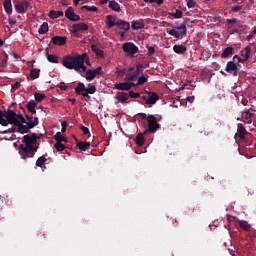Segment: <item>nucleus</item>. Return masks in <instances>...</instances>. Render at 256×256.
I'll use <instances>...</instances> for the list:
<instances>
[{"instance_id": "obj_22", "label": "nucleus", "mask_w": 256, "mask_h": 256, "mask_svg": "<svg viewBox=\"0 0 256 256\" xmlns=\"http://www.w3.org/2000/svg\"><path fill=\"white\" fill-rule=\"evenodd\" d=\"M108 8L118 13L121 11V5L115 0L109 1Z\"/></svg>"}, {"instance_id": "obj_51", "label": "nucleus", "mask_w": 256, "mask_h": 256, "mask_svg": "<svg viewBox=\"0 0 256 256\" xmlns=\"http://www.w3.org/2000/svg\"><path fill=\"white\" fill-rule=\"evenodd\" d=\"M241 9H243V6H233L232 12L237 13V12L241 11Z\"/></svg>"}, {"instance_id": "obj_4", "label": "nucleus", "mask_w": 256, "mask_h": 256, "mask_svg": "<svg viewBox=\"0 0 256 256\" xmlns=\"http://www.w3.org/2000/svg\"><path fill=\"white\" fill-rule=\"evenodd\" d=\"M86 58V53L78 54L75 56L67 55L63 57V66L67 69L73 70L76 66L79 65V62H84Z\"/></svg>"}, {"instance_id": "obj_21", "label": "nucleus", "mask_w": 256, "mask_h": 256, "mask_svg": "<svg viewBox=\"0 0 256 256\" xmlns=\"http://www.w3.org/2000/svg\"><path fill=\"white\" fill-rule=\"evenodd\" d=\"M251 47L247 46L243 50H241V58H243V62H246L250 58Z\"/></svg>"}, {"instance_id": "obj_14", "label": "nucleus", "mask_w": 256, "mask_h": 256, "mask_svg": "<svg viewBox=\"0 0 256 256\" xmlns=\"http://www.w3.org/2000/svg\"><path fill=\"white\" fill-rule=\"evenodd\" d=\"M225 70L228 73H233V76L236 77L237 76V70H239V68H237V65H236L235 62L229 61L228 64H226Z\"/></svg>"}, {"instance_id": "obj_24", "label": "nucleus", "mask_w": 256, "mask_h": 256, "mask_svg": "<svg viewBox=\"0 0 256 256\" xmlns=\"http://www.w3.org/2000/svg\"><path fill=\"white\" fill-rule=\"evenodd\" d=\"M254 116L250 111H244L243 114H241V119L243 121L247 122L248 124H251V118Z\"/></svg>"}, {"instance_id": "obj_8", "label": "nucleus", "mask_w": 256, "mask_h": 256, "mask_svg": "<svg viewBox=\"0 0 256 256\" xmlns=\"http://www.w3.org/2000/svg\"><path fill=\"white\" fill-rule=\"evenodd\" d=\"M146 121L148 122V131L151 133H155L161 127L154 115H148Z\"/></svg>"}, {"instance_id": "obj_57", "label": "nucleus", "mask_w": 256, "mask_h": 256, "mask_svg": "<svg viewBox=\"0 0 256 256\" xmlns=\"http://www.w3.org/2000/svg\"><path fill=\"white\" fill-rule=\"evenodd\" d=\"M77 95H80L82 97H87V96L91 95V93L83 92V93H79Z\"/></svg>"}, {"instance_id": "obj_42", "label": "nucleus", "mask_w": 256, "mask_h": 256, "mask_svg": "<svg viewBox=\"0 0 256 256\" xmlns=\"http://www.w3.org/2000/svg\"><path fill=\"white\" fill-rule=\"evenodd\" d=\"M170 17H174L175 19H181L183 17V11L180 9L175 10V13H170Z\"/></svg>"}, {"instance_id": "obj_23", "label": "nucleus", "mask_w": 256, "mask_h": 256, "mask_svg": "<svg viewBox=\"0 0 256 256\" xmlns=\"http://www.w3.org/2000/svg\"><path fill=\"white\" fill-rule=\"evenodd\" d=\"M172 50L179 54V55H182L184 54L186 51H187V47L184 46V45H174V47H172Z\"/></svg>"}, {"instance_id": "obj_20", "label": "nucleus", "mask_w": 256, "mask_h": 256, "mask_svg": "<svg viewBox=\"0 0 256 256\" xmlns=\"http://www.w3.org/2000/svg\"><path fill=\"white\" fill-rule=\"evenodd\" d=\"M76 148H78L79 151H88V149L91 148V143L79 141L76 143Z\"/></svg>"}, {"instance_id": "obj_43", "label": "nucleus", "mask_w": 256, "mask_h": 256, "mask_svg": "<svg viewBox=\"0 0 256 256\" xmlns=\"http://www.w3.org/2000/svg\"><path fill=\"white\" fill-rule=\"evenodd\" d=\"M73 69L76 70V71L81 70V69H82L83 72L87 71L86 66L84 65V61H81V60L79 61V64L76 65L75 68H73Z\"/></svg>"}, {"instance_id": "obj_64", "label": "nucleus", "mask_w": 256, "mask_h": 256, "mask_svg": "<svg viewBox=\"0 0 256 256\" xmlns=\"http://www.w3.org/2000/svg\"><path fill=\"white\" fill-rule=\"evenodd\" d=\"M251 34L256 35V26H255L254 29L252 30Z\"/></svg>"}, {"instance_id": "obj_10", "label": "nucleus", "mask_w": 256, "mask_h": 256, "mask_svg": "<svg viewBox=\"0 0 256 256\" xmlns=\"http://www.w3.org/2000/svg\"><path fill=\"white\" fill-rule=\"evenodd\" d=\"M65 18L71 22L81 21V17H79L78 14H75L73 7H68L67 10H65Z\"/></svg>"}, {"instance_id": "obj_29", "label": "nucleus", "mask_w": 256, "mask_h": 256, "mask_svg": "<svg viewBox=\"0 0 256 256\" xmlns=\"http://www.w3.org/2000/svg\"><path fill=\"white\" fill-rule=\"evenodd\" d=\"M233 54V47L232 46H228L225 49H223V52L221 54L222 58H228L229 56H231Z\"/></svg>"}, {"instance_id": "obj_35", "label": "nucleus", "mask_w": 256, "mask_h": 256, "mask_svg": "<svg viewBox=\"0 0 256 256\" xmlns=\"http://www.w3.org/2000/svg\"><path fill=\"white\" fill-rule=\"evenodd\" d=\"M40 77V69L34 68L30 71L31 80H35Z\"/></svg>"}, {"instance_id": "obj_2", "label": "nucleus", "mask_w": 256, "mask_h": 256, "mask_svg": "<svg viewBox=\"0 0 256 256\" xmlns=\"http://www.w3.org/2000/svg\"><path fill=\"white\" fill-rule=\"evenodd\" d=\"M37 140H40V137L35 133L23 136L24 144H20L19 146V154L23 160L34 157L35 153L38 151V146H35Z\"/></svg>"}, {"instance_id": "obj_39", "label": "nucleus", "mask_w": 256, "mask_h": 256, "mask_svg": "<svg viewBox=\"0 0 256 256\" xmlns=\"http://www.w3.org/2000/svg\"><path fill=\"white\" fill-rule=\"evenodd\" d=\"M97 75H98V74L92 72V70L89 69V70L86 71V80H87V81H92L93 79L96 78Z\"/></svg>"}, {"instance_id": "obj_1", "label": "nucleus", "mask_w": 256, "mask_h": 256, "mask_svg": "<svg viewBox=\"0 0 256 256\" xmlns=\"http://www.w3.org/2000/svg\"><path fill=\"white\" fill-rule=\"evenodd\" d=\"M20 123H25V117H23L22 114H17L14 110L11 109L6 111L0 110V125L2 127H7L8 124L15 126L5 130L3 132L4 134L20 133L23 135L29 133L30 130H20Z\"/></svg>"}, {"instance_id": "obj_49", "label": "nucleus", "mask_w": 256, "mask_h": 256, "mask_svg": "<svg viewBox=\"0 0 256 256\" xmlns=\"http://www.w3.org/2000/svg\"><path fill=\"white\" fill-rule=\"evenodd\" d=\"M148 56L151 57L152 55L155 54V48L154 46H148Z\"/></svg>"}, {"instance_id": "obj_56", "label": "nucleus", "mask_w": 256, "mask_h": 256, "mask_svg": "<svg viewBox=\"0 0 256 256\" xmlns=\"http://www.w3.org/2000/svg\"><path fill=\"white\" fill-rule=\"evenodd\" d=\"M138 116H141L142 119H148V116L145 113H138Z\"/></svg>"}, {"instance_id": "obj_30", "label": "nucleus", "mask_w": 256, "mask_h": 256, "mask_svg": "<svg viewBox=\"0 0 256 256\" xmlns=\"http://www.w3.org/2000/svg\"><path fill=\"white\" fill-rule=\"evenodd\" d=\"M47 162V158H45L44 156H40L37 159V162L35 163V165L41 169H45V163Z\"/></svg>"}, {"instance_id": "obj_25", "label": "nucleus", "mask_w": 256, "mask_h": 256, "mask_svg": "<svg viewBox=\"0 0 256 256\" xmlns=\"http://www.w3.org/2000/svg\"><path fill=\"white\" fill-rule=\"evenodd\" d=\"M35 107H37V104L34 102V100H30V102H28L26 106L28 112H30L32 115L37 113V111L35 110Z\"/></svg>"}, {"instance_id": "obj_53", "label": "nucleus", "mask_w": 256, "mask_h": 256, "mask_svg": "<svg viewBox=\"0 0 256 256\" xmlns=\"http://www.w3.org/2000/svg\"><path fill=\"white\" fill-rule=\"evenodd\" d=\"M59 89H60L61 91H67V86L64 85V82H61V85L59 86Z\"/></svg>"}, {"instance_id": "obj_63", "label": "nucleus", "mask_w": 256, "mask_h": 256, "mask_svg": "<svg viewBox=\"0 0 256 256\" xmlns=\"http://www.w3.org/2000/svg\"><path fill=\"white\" fill-rule=\"evenodd\" d=\"M8 22H9V25H10V26H12V25H15V24H16L15 20H12V19H9V21H8Z\"/></svg>"}, {"instance_id": "obj_27", "label": "nucleus", "mask_w": 256, "mask_h": 256, "mask_svg": "<svg viewBox=\"0 0 256 256\" xmlns=\"http://www.w3.org/2000/svg\"><path fill=\"white\" fill-rule=\"evenodd\" d=\"M91 48H92V51L94 52V54H96L97 57H100V58L104 57V51L101 50L99 47H97L96 44H92Z\"/></svg>"}, {"instance_id": "obj_40", "label": "nucleus", "mask_w": 256, "mask_h": 256, "mask_svg": "<svg viewBox=\"0 0 256 256\" xmlns=\"http://www.w3.org/2000/svg\"><path fill=\"white\" fill-rule=\"evenodd\" d=\"M97 91V88L92 84H87V88L85 90V93H89L90 95H94Z\"/></svg>"}, {"instance_id": "obj_44", "label": "nucleus", "mask_w": 256, "mask_h": 256, "mask_svg": "<svg viewBox=\"0 0 256 256\" xmlns=\"http://www.w3.org/2000/svg\"><path fill=\"white\" fill-rule=\"evenodd\" d=\"M64 139L62 132H58L56 133V135H54V140H56L57 143H62V140Z\"/></svg>"}, {"instance_id": "obj_12", "label": "nucleus", "mask_w": 256, "mask_h": 256, "mask_svg": "<svg viewBox=\"0 0 256 256\" xmlns=\"http://www.w3.org/2000/svg\"><path fill=\"white\" fill-rule=\"evenodd\" d=\"M88 30H89V26L87 24H85L84 22H79L72 25L71 33L74 35H77L78 32L88 31Z\"/></svg>"}, {"instance_id": "obj_41", "label": "nucleus", "mask_w": 256, "mask_h": 256, "mask_svg": "<svg viewBox=\"0 0 256 256\" xmlns=\"http://www.w3.org/2000/svg\"><path fill=\"white\" fill-rule=\"evenodd\" d=\"M54 149H56L57 152H63L66 146L62 142H56L54 143Z\"/></svg>"}, {"instance_id": "obj_26", "label": "nucleus", "mask_w": 256, "mask_h": 256, "mask_svg": "<svg viewBox=\"0 0 256 256\" xmlns=\"http://www.w3.org/2000/svg\"><path fill=\"white\" fill-rule=\"evenodd\" d=\"M238 226H240V229H243L244 231H247V232L251 231V225L248 224L247 221H244V220L238 221Z\"/></svg>"}, {"instance_id": "obj_28", "label": "nucleus", "mask_w": 256, "mask_h": 256, "mask_svg": "<svg viewBox=\"0 0 256 256\" xmlns=\"http://www.w3.org/2000/svg\"><path fill=\"white\" fill-rule=\"evenodd\" d=\"M64 16V12L63 11H55L52 10L49 12V18L50 19H57L59 17H63Z\"/></svg>"}, {"instance_id": "obj_60", "label": "nucleus", "mask_w": 256, "mask_h": 256, "mask_svg": "<svg viewBox=\"0 0 256 256\" xmlns=\"http://www.w3.org/2000/svg\"><path fill=\"white\" fill-rule=\"evenodd\" d=\"M20 87V82H16L13 84V88L18 89Z\"/></svg>"}, {"instance_id": "obj_15", "label": "nucleus", "mask_w": 256, "mask_h": 256, "mask_svg": "<svg viewBox=\"0 0 256 256\" xmlns=\"http://www.w3.org/2000/svg\"><path fill=\"white\" fill-rule=\"evenodd\" d=\"M67 42L66 36H53L52 43L56 46H64Z\"/></svg>"}, {"instance_id": "obj_46", "label": "nucleus", "mask_w": 256, "mask_h": 256, "mask_svg": "<svg viewBox=\"0 0 256 256\" xmlns=\"http://www.w3.org/2000/svg\"><path fill=\"white\" fill-rule=\"evenodd\" d=\"M129 96V99L132 98V99H137L140 97V93H137V92H133V91H130L129 94H127Z\"/></svg>"}, {"instance_id": "obj_17", "label": "nucleus", "mask_w": 256, "mask_h": 256, "mask_svg": "<svg viewBox=\"0 0 256 256\" xmlns=\"http://www.w3.org/2000/svg\"><path fill=\"white\" fill-rule=\"evenodd\" d=\"M115 100H118L119 103L125 104L129 100V95L126 92H118L115 95Z\"/></svg>"}, {"instance_id": "obj_62", "label": "nucleus", "mask_w": 256, "mask_h": 256, "mask_svg": "<svg viewBox=\"0 0 256 256\" xmlns=\"http://www.w3.org/2000/svg\"><path fill=\"white\" fill-rule=\"evenodd\" d=\"M61 128H67V122L66 121L61 122Z\"/></svg>"}, {"instance_id": "obj_16", "label": "nucleus", "mask_w": 256, "mask_h": 256, "mask_svg": "<svg viewBox=\"0 0 256 256\" xmlns=\"http://www.w3.org/2000/svg\"><path fill=\"white\" fill-rule=\"evenodd\" d=\"M115 26L118 27L120 30H124V32H127L130 30V23L125 20L116 21Z\"/></svg>"}, {"instance_id": "obj_33", "label": "nucleus", "mask_w": 256, "mask_h": 256, "mask_svg": "<svg viewBox=\"0 0 256 256\" xmlns=\"http://www.w3.org/2000/svg\"><path fill=\"white\" fill-rule=\"evenodd\" d=\"M49 27H48V22L42 23L41 27L38 29L39 35H44L48 32Z\"/></svg>"}, {"instance_id": "obj_52", "label": "nucleus", "mask_w": 256, "mask_h": 256, "mask_svg": "<svg viewBox=\"0 0 256 256\" xmlns=\"http://www.w3.org/2000/svg\"><path fill=\"white\" fill-rule=\"evenodd\" d=\"M83 64H86L87 66H91V61L89 60L88 53H86V57L83 60Z\"/></svg>"}, {"instance_id": "obj_36", "label": "nucleus", "mask_w": 256, "mask_h": 256, "mask_svg": "<svg viewBox=\"0 0 256 256\" xmlns=\"http://www.w3.org/2000/svg\"><path fill=\"white\" fill-rule=\"evenodd\" d=\"M46 58L50 63L56 64L59 62V58L55 54L46 53Z\"/></svg>"}, {"instance_id": "obj_45", "label": "nucleus", "mask_w": 256, "mask_h": 256, "mask_svg": "<svg viewBox=\"0 0 256 256\" xmlns=\"http://www.w3.org/2000/svg\"><path fill=\"white\" fill-rule=\"evenodd\" d=\"M82 10L90 11V12H96L97 7L96 6H82Z\"/></svg>"}, {"instance_id": "obj_50", "label": "nucleus", "mask_w": 256, "mask_h": 256, "mask_svg": "<svg viewBox=\"0 0 256 256\" xmlns=\"http://www.w3.org/2000/svg\"><path fill=\"white\" fill-rule=\"evenodd\" d=\"M187 6L189 9L195 8V1L194 0H188Z\"/></svg>"}, {"instance_id": "obj_31", "label": "nucleus", "mask_w": 256, "mask_h": 256, "mask_svg": "<svg viewBox=\"0 0 256 256\" xmlns=\"http://www.w3.org/2000/svg\"><path fill=\"white\" fill-rule=\"evenodd\" d=\"M75 93L81 94V93H86V87L84 83L79 82L78 85L75 87Z\"/></svg>"}, {"instance_id": "obj_6", "label": "nucleus", "mask_w": 256, "mask_h": 256, "mask_svg": "<svg viewBox=\"0 0 256 256\" xmlns=\"http://www.w3.org/2000/svg\"><path fill=\"white\" fill-rule=\"evenodd\" d=\"M187 34V22L185 21L184 24L177 27L176 29H172L168 31V35L174 36V38L179 39L181 36Z\"/></svg>"}, {"instance_id": "obj_54", "label": "nucleus", "mask_w": 256, "mask_h": 256, "mask_svg": "<svg viewBox=\"0 0 256 256\" xmlns=\"http://www.w3.org/2000/svg\"><path fill=\"white\" fill-rule=\"evenodd\" d=\"M236 59H238V62H244V61H243V57H240V56L237 55V54L233 56V60H236Z\"/></svg>"}, {"instance_id": "obj_58", "label": "nucleus", "mask_w": 256, "mask_h": 256, "mask_svg": "<svg viewBox=\"0 0 256 256\" xmlns=\"http://www.w3.org/2000/svg\"><path fill=\"white\" fill-rule=\"evenodd\" d=\"M187 100H188L189 103H193V101L195 100V97L189 96V97L187 98Z\"/></svg>"}, {"instance_id": "obj_3", "label": "nucleus", "mask_w": 256, "mask_h": 256, "mask_svg": "<svg viewBox=\"0 0 256 256\" xmlns=\"http://www.w3.org/2000/svg\"><path fill=\"white\" fill-rule=\"evenodd\" d=\"M143 74V66H137L136 70L133 67L129 68V72L125 74L127 81H137V86L147 83V77L140 76ZM140 76V77H139Z\"/></svg>"}, {"instance_id": "obj_13", "label": "nucleus", "mask_w": 256, "mask_h": 256, "mask_svg": "<svg viewBox=\"0 0 256 256\" xmlns=\"http://www.w3.org/2000/svg\"><path fill=\"white\" fill-rule=\"evenodd\" d=\"M136 84L133 82H120L118 84H115V89H118L119 91H129L132 89V87H135Z\"/></svg>"}, {"instance_id": "obj_11", "label": "nucleus", "mask_w": 256, "mask_h": 256, "mask_svg": "<svg viewBox=\"0 0 256 256\" xmlns=\"http://www.w3.org/2000/svg\"><path fill=\"white\" fill-rule=\"evenodd\" d=\"M31 0H24L20 2L19 4L15 5V10L18 14H25L27 9H29Z\"/></svg>"}, {"instance_id": "obj_5", "label": "nucleus", "mask_w": 256, "mask_h": 256, "mask_svg": "<svg viewBox=\"0 0 256 256\" xmlns=\"http://www.w3.org/2000/svg\"><path fill=\"white\" fill-rule=\"evenodd\" d=\"M26 119H24L25 122H20V128L19 130L27 132V130L30 131V129H33L34 127H37L39 124V120L37 117H33L26 114Z\"/></svg>"}, {"instance_id": "obj_37", "label": "nucleus", "mask_w": 256, "mask_h": 256, "mask_svg": "<svg viewBox=\"0 0 256 256\" xmlns=\"http://www.w3.org/2000/svg\"><path fill=\"white\" fill-rule=\"evenodd\" d=\"M47 98V95L43 94V93H40V92H37L34 94V99L35 101H37L38 103H41L42 100L46 99Z\"/></svg>"}, {"instance_id": "obj_55", "label": "nucleus", "mask_w": 256, "mask_h": 256, "mask_svg": "<svg viewBox=\"0 0 256 256\" xmlns=\"http://www.w3.org/2000/svg\"><path fill=\"white\" fill-rule=\"evenodd\" d=\"M100 71H101V67H98V68L92 70V72L95 73V74H97V75H101V72H100Z\"/></svg>"}, {"instance_id": "obj_32", "label": "nucleus", "mask_w": 256, "mask_h": 256, "mask_svg": "<svg viewBox=\"0 0 256 256\" xmlns=\"http://www.w3.org/2000/svg\"><path fill=\"white\" fill-rule=\"evenodd\" d=\"M246 133V127H244L243 124H238V137H240V139H244Z\"/></svg>"}, {"instance_id": "obj_18", "label": "nucleus", "mask_w": 256, "mask_h": 256, "mask_svg": "<svg viewBox=\"0 0 256 256\" xmlns=\"http://www.w3.org/2000/svg\"><path fill=\"white\" fill-rule=\"evenodd\" d=\"M144 27H145V24L143 19L135 20L131 22V29L133 30H142L144 29Z\"/></svg>"}, {"instance_id": "obj_61", "label": "nucleus", "mask_w": 256, "mask_h": 256, "mask_svg": "<svg viewBox=\"0 0 256 256\" xmlns=\"http://www.w3.org/2000/svg\"><path fill=\"white\" fill-rule=\"evenodd\" d=\"M84 100L86 101V102H91L92 101V99H91V96L89 95V96H87V97H85L84 98Z\"/></svg>"}, {"instance_id": "obj_9", "label": "nucleus", "mask_w": 256, "mask_h": 256, "mask_svg": "<svg viewBox=\"0 0 256 256\" xmlns=\"http://www.w3.org/2000/svg\"><path fill=\"white\" fill-rule=\"evenodd\" d=\"M122 49L124 53L127 55L134 57V54H137L139 52V47H137L135 44L132 42H126L122 44Z\"/></svg>"}, {"instance_id": "obj_34", "label": "nucleus", "mask_w": 256, "mask_h": 256, "mask_svg": "<svg viewBox=\"0 0 256 256\" xmlns=\"http://www.w3.org/2000/svg\"><path fill=\"white\" fill-rule=\"evenodd\" d=\"M4 9H5L6 14H12L11 0L4 1Z\"/></svg>"}, {"instance_id": "obj_59", "label": "nucleus", "mask_w": 256, "mask_h": 256, "mask_svg": "<svg viewBox=\"0 0 256 256\" xmlns=\"http://www.w3.org/2000/svg\"><path fill=\"white\" fill-rule=\"evenodd\" d=\"M101 5H106L110 0H99Z\"/></svg>"}, {"instance_id": "obj_38", "label": "nucleus", "mask_w": 256, "mask_h": 256, "mask_svg": "<svg viewBox=\"0 0 256 256\" xmlns=\"http://www.w3.org/2000/svg\"><path fill=\"white\" fill-rule=\"evenodd\" d=\"M136 144L140 147L144 145V135H143V133L140 132L136 136Z\"/></svg>"}, {"instance_id": "obj_47", "label": "nucleus", "mask_w": 256, "mask_h": 256, "mask_svg": "<svg viewBox=\"0 0 256 256\" xmlns=\"http://www.w3.org/2000/svg\"><path fill=\"white\" fill-rule=\"evenodd\" d=\"M80 130L83 132V135H91L88 127L80 126Z\"/></svg>"}, {"instance_id": "obj_19", "label": "nucleus", "mask_w": 256, "mask_h": 256, "mask_svg": "<svg viewBox=\"0 0 256 256\" xmlns=\"http://www.w3.org/2000/svg\"><path fill=\"white\" fill-rule=\"evenodd\" d=\"M105 20H106L108 29H111L112 27L117 25V20L115 19V17L113 15L105 16Z\"/></svg>"}, {"instance_id": "obj_7", "label": "nucleus", "mask_w": 256, "mask_h": 256, "mask_svg": "<svg viewBox=\"0 0 256 256\" xmlns=\"http://www.w3.org/2000/svg\"><path fill=\"white\" fill-rule=\"evenodd\" d=\"M141 98L146 105H155L159 100V95L156 92H146Z\"/></svg>"}, {"instance_id": "obj_48", "label": "nucleus", "mask_w": 256, "mask_h": 256, "mask_svg": "<svg viewBox=\"0 0 256 256\" xmlns=\"http://www.w3.org/2000/svg\"><path fill=\"white\" fill-rule=\"evenodd\" d=\"M226 23H228V27L231 28L232 25H235L237 23V19L236 18H232V19H228L226 20Z\"/></svg>"}]
</instances>
